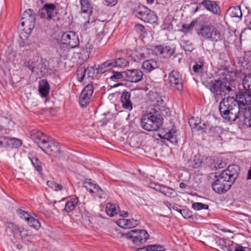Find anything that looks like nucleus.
Masks as SVG:
<instances>
[{
  "mask_svg": "<svg viewBox=\"0 0 251 251\" xmlns=\"http://www.w3.org/2000/svg\"><path fill=\"white\" fill-rule=\"evenodd\" d=\"M120 101L124 109L129 111L132 109V103L130 100V94L129 92L125 91L122 93Z\"/></svg>",
  "mask_w": 251,
  "mask_h": 251,
  "instance_id": "f3484780",
  "label": "nucleus"
},
{
  "mask_svg": "<svg viewBox=\"0 0 251 251\" xmlns=\"http://www.w3.org/2000/svg\"><path fill=\"white\" fill-rule=\"evenodd\" d=\"M123 236L136 245L145 243L150 236L148 232L144 229H132L124 233Z\"/></svg>",
  "mask_w": 251,
  "mask_h": 251,
  "instance_id": "423d86ee",
  "label": "nucleus"
},
{
  "mask_svg": "<svg viewBox=\"0 0 251 251\" xmlns=\"http://www.w3.org/2000/svg\"><path fill=\"white\" fill-rule=\"evenodd\" d=\"M245 249L242 246L238 245L235 248V251H246Z\"/></svg>",
  "mask_w": 251,
  "mask_h": 251,
  "instance_id": "774afa93",
  "label": "nucleus"
},
{
  "mask_svg": "<svg viewBox=\"0 0 251 251\" xmlns=\"http://www.w3.org/2000/svg\"><path fill=\"white\" fill-rule=\"evenodd\" d=\"M30 161L35 168V170L41 173L42 171V166L41 161L36 157H33L30 159Z\"/></svg>",
  "mask_w": 251,
  "mask_h": 251,
  "instance_id": "4c0bfd02",
  "label": "nucleus"
},
{
  "mask_svg": "<svg viewBox=\"0 0 251 251\" xmlns=\"http://www.w3.org/2000/svg\"><path fill=\"white\" fill-rule=\"evenodd\" d=\"M234 99L240 107L249 108L248 106L251 105V92H239L236 95V99Z\"/></svg>",
  "mask_w": 251,
  "mask_h": 251,
  "instance_id": "ddd939ff",
  "label": "nucleus"
},
{
  "mask_svg": "<svg viewBox=\"0 0 251 251\" xmlns=\"http://www.w3.org/2000/svg\"><path fill=\"white\" fill-rule=\"evenodd\" d=\"M42 150L50 155L58 156L60 154L59 143L48 138L47 141L42 144Z\"/></svg>",
  "mask_w": 251,
  "mask_h": 251,
  "instance_id": "9b49d317",
  "label": "nucleus"
},
{
  "mask_svg": "<svg viewBox=\"0 0 251 251\" xmlns=\"http://www.w3.org/2000/svg\"><path fill=\"white\" fill-rule=\"evenodd\" d=\"M38 89L42 97H46L49 95L50 85L46 80L43 79L39 81Z\"/></svg>",
  "mask_w": 251,
  "mask_h": 251,
  "instance_id": "4be33fe9",
  "label": "nucleus"
},
{
  "mask_svg": "<svg viewBox=\"0 0 251 251\" xmlns=\"http://www.w3.org/2000/svg\"><path fill=\"white\" fill-rule=\"evenodd\" d=\"M8 137L5 136H0V148H7Z\"/></svg>",
  "mask_w": 251,
  "mask_h": 251,
  "instance_id": "6e6d98bb",
  "label": "nucleus"
},
{
  "mask_svg": "<svg viewBox=\"0 0 251 251\" xmlns=\"http://www.w3.org/2000/svg\"><path fill=\"white\" fill-rule=\"evenodd\" d=\"M30 137L33 141L38 144L41 148L43 143H44L48 139V137L43 132L37 129H33L30 132Z\"/></svg>",
  "mask_w": 251,
  "mask_h": 251,
  "instance_id": "dca6fc26",
  "label": "nucleus"
},
{
  "mask_svg": "<svg viewBox=\"0 0 251 251\" xmlns=\"http://www.w3.org/2000/svg\"><path fill=\"white\" fill-rule=\"evenodd\" d=\"M135 15L146 23H154L157 20V17L154 12L144 6H139L135 11Z\"/></svg>",
  "mask_w": 251,
  "mask_h": 251,
  "instance_id": "1a4fd4ad",
  "label": "nucleus"
},
{
  "mask_svg": "<svg viewBox=\"0 0 251 251\" xmlns=\"http://www.w3.org/2000/svg\"><path fill=\"white\" fill-rule=\"evenodd\" d=\"M104 65H105L108 71L110 70L114 67H116L114 60H110L104 62Z\"/></svg>",
  "mask_w": 251,
  "mask_h": 251,
  "instance_id": "13d9d810",
  "label": "nucleus"
},
{
  "mask_svg": "<svg viewBox=\"0 0 251 251\" xmlns=\"http://www.w3.org/2000/svg\"><path fill=\"white\" fill-rule=\"evenodd\" d=\"M60 42L66 48H76L79 44L78 36L73 31L63 33L61 36Z\"/></svg>",
  "mask_w": 251,
  "mask_h": 251,
  "instance_id": "9d476101",
  "label": "nucleus"
},
{
  "mask_svg": "<svg viewBox=\"0 0 251 251\" xmlns=\"http://www.w3.org/2000/svg\"><path fill=\"white\" fill-rule=\"evenodd\" d=\"M39 15L42 18L53 22L58 21L60 15L56 11V5L53 3H46L39 10Z\"/></svg>",
  "mask_w": 251,
  "mask_h": 251,
  "instance_id": "6e6552de",
  "label": "nucleus"
},
{
  "mask_svg": "<svg viewBox=\"0 0 251 251\" xmlns=\"http://www.w3.org/2000/svg\"><path fill=\"white\" fill-rule=\"evenodd\" d=\"M192 207L195 210H200L201 209H208L209 206L201 202H194L192 203Z\"/></svg>",
  "mask_w": 251,
  "mask_h": 251,
  "instance_id": "a18cd8bd",
  "label": "nucleus"
},
{
  "mask_svg": "<svg viewBox=\"0 0 251 251\" xmlns=\"http://www.w3.org/2000/svg\"><path fill=\"white\" fill-rule=\"evenodd\" d=\"M95 70L96 69L92 67H88L85 69L86 73H87L88 77H92L94 75Z\"/></svg>",
  "mask_w": 251,
  "mask_h": 251,
  "instance_id": "052dcab7",
  "label": "nucleus"
},
{
  "mask_svg": "<svg viewBox=\"0 0 251 251\" xmlns=\"http://www.w3.org/2000/svg\"><path fill=\"white\" fill-rule=\"evenodd\" d=\"M14 123L11 119L5 117H0V129L6 132L9 131L13 127Z\"/></svg>",
  "mask_w": 251,
  "mask_h": 251,
  "instance_id": "412c9836",
  "label": "nucleus"
},
{
  "mask_svg": "<svg viewBox=\"0 0 251 251\" xmlns=\"http://www.w3.org/2000/svg\"><path fill=\"white\" fill-rule=\"evenodd\" d=\"M209 89L217 100L225 96L232 90L229 86L226 85L222 81L217 80L211 81Z\"/></svg>",
  "mask_w": 251,
  "mask_h": 251,
  "instance_id": "0eeeda50",
  "label": "nucleus"
},
{
  "mask_svg": "<svg viewBox=\"0 0 251 251\" xmlns=\"http://www.w3.org/2000/svg\"><path fill=\"white\" fill-rule=\"evenodd\" d=\"M90 97L84 94L83 92H81L79 97V103L82 107H86L90 102L91 99Z\"/></svg>",
  "mask_w": 251,
  "mask_h": 251,
  "instance_id": "c9c22d12",
  "label": "nucleus"
},
{
  "mask_svg": "<svg viewBox=\"0 0 251 251\" xmlns=\"http://www.w3.org/2000/svg\"><path fill=\"white\" fill-rule=\"evenodd\" d=\"M198 22L197 20H193L189 24H183L180 31L184 33H187L193 30V27Z\"/></svg>",
  "mask_w": 251,
  "mask_h": 251,
  "instance_id": "72a5a7b5",
  "label": "nucleus"
},
{
  "mask_svg": "<svg viewBox=\"0 0 251 251\" xmlns=\"http://www.w3.org/2000/svg\"><path fill=\"white\" fill-rule=\"evenodd\" d=\"M159 136L161 138L167 140L173 144H176L177 142L176 138V130L175 129H172L168 132L163 135H160Z\"/></svg>",
  "mask_w": 251,
  "mask_h": 251,
  "instance_id": "b1692460",
  "label": "nucleus"
},
{
  "mask_svg": "<svg viewBox=\"0 0 251 251\" xmlns=\"http://www.w3.org/2000/svg\"><path fill=\"white\" fill-rule=\"evenodd\" d=\"M38 63V61H36L35 59L33 58L25 61L24 66L31 70L32 73H34L37 71L36 67Z\"/></svg>",
  "mask_w": 251,
  "mask_h": 251,
  "instance_id": "c756f323",
  "label": "nucleus"
},
{
  "mask_svg": "<svg viewBox=\"0 0 251 251\" xmlns=\"http://www.w3.org/2000/svg\"><path fill=\"white\" fill-rule=\"evenodd\" d=\"M127 80L132 82H137L143 78V72L139 69L127 70L124 71Z\"/></svg>",
  "mask_w": 251,
  "mask_h": 251,
  "instance_id": "2eb2a0df",
  "label": "nucleus"
},
{
  "mask_svg": "<svg viewBox=\"0 0 251 251\" xmlns=\"http://www.w3.org/2000/svg\"><path fill=\"white\" fill-rule=\"evenodd\" d=\"M170 191V188L164 187V186H160L159 188V191L163 194V195H165L167 191Z\"/></svg>",
  "mask_w": 251,
  "mask_h": 251,
  "instance_id": "69168bd1",
  "label": "nucleus"
},
{
  "mask_svg": "<svg viewBox=\"0 0 251 251\" xmlns=\"http://www.w3.org/2000/svg\"><path fill=\"white\" fill-rule=\"evenodd\" d=\"M26 221L30 227L34 228L36 230H38L41 227V224L39 221L31 216L28 219H27Z\"/></svg>",
  "mask_w": 251,
  "mask_h": 251,
  "instance_id": "f704fd0d",
  "label": "nucleus"
},
{
  "mask_svg": "<svg viewBox=\"0 0 251 251\" xmlns=\"http://www.w3.org/2000/svg\"><path fill=\"white\" fill-rule=\"evenodd\" d=\"M181 46L185 51H192L194 49L192 43L189 41L182 40Z\"/></svg>",
  "mask_w": 251,
  "mask_h": 251,
  "instance_id": "37998d69",
  "label": "nucleus"
},
{
  "mask_svg": "<svg viewBox=\"0 0 251 251\" xmlns=\"http://www.w3.org/2000/svg\"><path fill=\"white\" fill-rule=\"evenodd\" d=\"M105 211L108 216L113 217L119 212V207L115 204L109 202L106 205Z\"/></svg>",
  "mask_w": 251,
  "mask_h": 251,
  "instance_id": "a878e982",
  "label": "nucleus"
},
{
  "mask_svg": "<svg viewBox=\"0 0 251 251\" xmlns=\"http://www.w3.org/2000/svg\"><path fill=\"white\" fill-rule=\"evenodd\" d=\"M229 10L231 12V16L232 17L241 18L242 16L241 8L237 6L230 8Z\"/></svg>",
  "mask_w": 251,
  "mask_h": 251,
  "instance_id": "58836bf2",
  "label": "nucleus"
},
{
  "mask_svg": "<svg viewBox=\"0 0 251 251\" xmlns=\"http://www.w3.org/2000/svg\"><path fill=\"white\" fill-rule=\"evenodd\" d=\"M170 206H171L172 208L174 210H176V211H178V212L180 213V210L181 209L178 208L179 206L178 205L174 203L173 205H172V204H170Z\"/></svg>",
  "mask_w": 251,
  "mask_h": 251,
  "instance_id": "338daca9",
  "label": "nucleus"
},
{
  "mask_svg": "<svg viewBox=\"0 0 251 251\" xmlns=\"http://www.w3.org/2000/svg\"><path fill=\"white\" fill-rule=\"evenodd\" d=\"M22 145V141L16 138H10L8 137L7 148H18Z\"/></svg>",
  "mask_w": 251,
  "mask_h": 251,
  "instance_id": "7c9ffc66",
  "label": "nucleus"
},
{
  "mask_svg": "<svg viewBox=\"0 0 251 251\" xmlns=\"http://www.w3.org/2000/svg\"><path fill=\"white\" fill-rule=\"evenodd\" d=\"M67 200L65 203V206L63 209V211H65L68 213L73 211L79 202L78 198L76 196H73L69 199H64L62 201Z\"/></svg>",
  "mask_w": 251,
  "mask_h": 251,
  "instance_id": "a211bd4d",
  "label": "nucleus"
},
{
  "mask_svg": "<svg viewBox=\"0 0 251 251\" xmlns=\"http://www.w3.org/2000/svg\"><path fill=\"white\" fill-rule=\"evenodd\" d=\"M35 25V13L31 9L25 10L23 14L18 28L25 33L29 34L34 28Z\"/></svg>",
  "mask_w": 251,
  "mask_h": 251,
  "instance_id": "39448f33",
  "label": "nucleus"
},
{
  "mask_svg": "<svg viewBox=\"0 0 251 251\" xmlns=\"http://www.w3.org/2000/svg\"><path fill=\"white\" fill-rule=\"evenodd\" d=\"M227 171L229 173H238L240 171V168L238 165L233 164L228 166Z\"/></svg>",
  "mask_w": 251,
  "mask_h": 251,
  "instance_id": "4d7b16f0",
  "label": "nucleus"
},
{
  "mask_svg": "<svg viewBox=\"0 0 251 251\" xmlns=\"http://www.w3.org/2000/svg\"><path fill=\"white\" fill-rule=\"evenodd\" d=\"M46 62L40 61L37 65V71L34 73L40 74L42 75L45 73L46 71L47 70V66L46 65Z\"/></svg>",
  "mask_w": 251,
  "mask_h": 251,
  "instance_id": "ea45409f",
  "label": "nucleus"
},
{
  "mask_svg": "<svg viewBox=\"0 0 251 251\" xmlns=\"http://www.w3.org/2000/svg\"><path fill=\"white\" fill-rule=\"evenodd\" d=\"M94 189L95 190V195H94L95 197H98L99 199H101L104 197V192L98 184H94Z\"/></svg>",
  "mask_w": 251,
  "mask_h": 251,
  "instance_id": "49530a36",
  "label": "nucleus"
},
{
  "mask_svg": "<svg viewBox=\"0 0 251 251\" xmlns=\"http://www.w3.org/2000/svg\"><path fill=\"white\" fill-rule=\"evenodd\" d=\"M148 113L141 118L142 128L149 131L157 130L162 125V116L170 115V109L160 95L157 92L150 91L148 96Z\"/></svg>",
  "mask_w": 251,
  "mask_h": 251,
  "instance_id": "f257e3e1",
  "label": "nucleus"
},
{
  "mask_svg": "<svg viewBox=\"0 0 251 251\" xmlns=\"http://www.w3.org/2000/svg\"><path fill=\"white\" fill-rule=\"evenodd\" d=\"M117 225L124 228H131L139 224V221L137 220L121 219L117 221Z\"/></svg>",
  "mask_w": 251,
  "mask_h": 251,
  "instance_id": "6ab92c4d",
  "label": "nucleus"
},
{
  "mask_svg": "<svg viewBox=\"0 0 251 251\" xmlns=\"http://www.w3.org/2000/svg\"><path fill=\"white\" fill-rule=\"evenodd\" d=\"M201 4L207 10L215 14H219L220 13V7L219 5L214 1L210 0H203Z\"/></svg>",
  "mask_w": 251,
  "mask_h": 251,
  "instance_id": "aec40b11",
  "label": "nucleus"
},
{
  "mask_svg": "<svg viewBox=\"0 0 251 251\" xmlns=\"http://www.w3.org/2000/svg\"><path fill=\"white\" fill-rule=\"evenodd\" d=\"M19 233L22 238H25L28 235V231L25 229L24 228H22V229L20 228V231Z\"/></svg>",
  "mask_w": 251,
  "mask_h": 251,
  "instance_id": "680f3d73",
  "label": "nucleus"
},
{
  "mask_svg": "<svg viewBox=\"0 0 251 251\" xmlns=\"http://www.w3.org/2000/svg\"><path fill=\"white\" fill-rule=\"evenodd\" d=\"M47 184L49 187L55 191H61L63 188L61 184L57 183L54 180H48Z\"/></svg>",
  "mask_w": 251,
  "mask_h": 251,
  "instance_id": "e433bc0d",
  "label": "nucleus"
},
{
  "mask_svg": "<svg viewBox=\"0 0 251 251\" xmlns=\"http://www.w3.org/2000/svg\"><path fill=\"white\" fill-rule=\"evenodd\" d=\"M80 3L81 4V10L83 13H92V5L88 0H80Z\"/></svg>",
  "mask_w": 251,
  "mask_h": 251,
  "instance_id": "c85d7f7f",
  "label": "nucleus"
},
{
  "mask_svg": "<svg viewBox=\"0 0 251 251\" xmlns=\"http://www.w3.org/2000/svg\"><path fill=\"white\" fill-rule=\"evenodd\" d=\"M82 92L86 95L91 97L94 92L93 86L91 84H88L84 87Z\"/></svg>",
  "mask_w": 251,
  "mask_h": 251,
  "instance_id": "8fccbe9b",
  "label": "nucleus"
},
{
  "mask_svg": "<svg viewBox=\"0 0 251 251\" xmlns=\"http://www.w3.org/2000/svg\"><path fill=\"white\" fill-rule=\"evenodd\" d=\"M84 186H86V185H88L89 187H92L93 188H94V184H96L95 183H93L92 181H91V179H85L84 182Z\"/></svg>",
  "mask_w": 251,
  "mask_h": 251,
  "instance_id": "0e129e2a",
  "label": "nucleus"
},
{
  "mask_svg": "<svg viewBox=\"0 0 251 251\" xmlns=\"http://www.w3.org/2000/svg\"><path fill=\"white\" fill-rule=\"evenodd\" d=\"M131 59L134 62H138L145 57V54L142 50H134L130 54Z\"/></svg>",
  "mask_w": 251,
  "mask_h": 251,
  "instance_id": "cd10ccee",
  "label": "nucleus"
},
{
  "mask_svg": "<svg viewBox=\"0 0 251 251\" xmlns=\"http://www.w3.org/2000/svg\"><path fill=\"white\" fill-rule=\"evenodd\" d=\"M96 70L97 71V73L98 74H103L105 73L106 72L108 71L105 66L104 65V63L101 64V65H99L97 66L95 65L94 66Z\"/></svg>",
  "mask_w": 251,
  "mask_h": 251,
  "instance_id": "603ef678",
  "label": "nucleus"
},
{
  "mask_svg": "<svg viewBox=\"0 0 251 251\" xmlns=\"http://www.w3.org/2000/svg\"><path fill=\"white\" fill-rule=\"evenodd\" d=\"M109 38V36L106 35L104 31L102 30L97 35V40L98 42L105 44Z\"/></svg>",
  "mask_w": 251,
  "mask_h": 251,
  "instance_id": "a19ab883",
  "label": "nucleus"
},
{
  "mask_svg": "<svg viewBox=\"0 0 251 251\" xmlns=\"http://www.w3.org/2000/svg\"><path fill=\"white\" fill-rule=\"evenodd\" d=\"M197 33L199 35L205 40L211 42L213 44L225 40L224 34L213 25H202L197 30Z\"/></svg>",
  "mask_w": 251,
  "mask_h": 251,
  "instance_id": "20e7f679",
  "label": "nucleus"
},
{
  "mask_svg": "<svg viewBox=\"0 0 251 251\" xmlns=\"http://www.w3.org/2000/svg\"><path fill=\"white\" fill-rule=\"evenodd\" d=\"M176 47L174 45L163 44L157 46L155 50L164 58H169L175 53Z\"/></svg>",
  "mask_w": 251,
  "mask_h": 251,
  "instance_id": "4468645a",
  "label": "nucleus"
},
{
  "mask_svg": "<svg viewBox=\"0 0 251 251\" xmlns=\"http://www.w3.org/2000/svg\"><path fill=\"white\" fill-rule=\"evenodd\" d=\"M238 176V174H219L215 176L212 183L213 190L218 194H224L231 187Z\"/></svg>",
  "mask_w": 251,
  "mask_h": 251,
  "instance_id": "7ed1b4c3",
  "label": "nucleus"
},
{
  "mask_svg": "<svg viewBox=\"0 0 251 251\" xmlns=\"http://www.w3.org/2000/svg\"><path fill=\"white\" fill-rule=\"evenodd\" d=\"M6 230L9 231L12 233L13 235L19 233L20 227L17 225L12 222H7L5 224Z\"/></svg>",
  "mask_w": 251,
  "mask_h": 251,
  "instance_id": "473e14b6",
  "label": "nucleus"
},
{
  "mask_svg": "<svg viewBox=\"0 0 251 251\" xmlns=\"http://www.w3.org/2000/svg\"><path fill=\"white\" fill-rule=\"evenodd\" d=\"M125 74L124 72H113V75L110 76V79L112 80H115L118 79H122L124 78Z\"/></svg>",
  "mask_w": 251,
  "mask_h": 251,
  "instance_id": "09e8293b",
  "label": "nucleus"
},
{
  "mask_svg": "<svg viewBox=\"0 0 251 251\" xmlns=\"http://www.w3.org/2000/svg\"><path fill=\"white\" fill-rule=\"evenodd\" d=\"M165 248L162 245H149L136 250V251H164Z\"/></svg>",
  "mask_w": 251,
  "mask_h": 251,
  "instance_id": "bb28decb",
  "label": "nucleus"
},
{
  "mask_svg": "<svg viewBox=\"0 0 251 251\" xmlns=\"http://www.w3.org/2000/svg\"><path fill=\"white\" fill-rule=\"evenodd\" d=\"M202 164V159L200 154H196L193 160L187 162V166L190 168H200Z\"/></svg>",
  "mask_w": 251,
  "mask_h": 251,
  "instance_id": "393cba45",
  "label": "nucleus"
},
{
  "mask_svg": "<svg viewBox=\"0 0 251 251\" xmlns=\"http://www.w3.org/2000/svg\"><path fill=\"white\" fill-rule=\"evenodd\" d=\"M242 85L245 91L251 92V73L246 75L244 77Z\"/></svg>",
  "mask_w": 251,
  "mask_h": 251,
  "instance_id": "2f4dec72",
  "label": "nucleus"
},
{
  "mask_svg": "<svg viewBox=\"0 0 251 251\" xmlns=\"http://www.w3.org/2000/svg\"><path fill=\"white\" fill-rule=\"evenodd\" d=\"M158 67L156 61L153 59L147 60L143 62L142 68L146 73H150Z\"/></svg>",
  "mask_w": 251,
  "mask_h": 251,
  "instance_id": "5701e85b",
  "label": "nucleus"
},
{
  "mask_svg": "<svg viewBox=\"0 0 251 251\" xmlns=\"http://www.w3.org/2000/svg\"><path fill=\"white\" fill-rule=\"evenodd\" d=\"M85 74V68L83 67L79 68L77 71V78L78 80L80 82H81L83 80Z\"/></svg>",
  "mask_w": 251,
  "mask_h": 251,
  "instance_id": "de8ad7c7",
  "label": "nucleus"
},
{
  "mask_svg": "<svg viewBox=\"0 0 251 251\" xmlns=\"http://www.w3.org/2000/svg\"><path fill=\"white\" fill-rule=\"evenodd\" d=\"M17 213L21 218H24L26 221L30 216V215L27 212L21 209H17Z\"/></svg>",
  "mask_w": 251,
  "mask_h": 251,
  "instance_id": "5fc2aeb1",
  "label": "nucleus"
},
{
  "mask_svg": "<svg viewBox=\"0 0 251 251\" xmlns=\"http://www.w3.org/2000/svg\"><path fill=\"white\" fill-rule=\"evenodd\" d=\"M100 23V22L99 20H94L90 21V20H89L87 22H85L84 26H85V29L87 28L96 27V25Z\"/></svg>",
  "mask_w": 251,
  "mask_h": 251,
  "instance_id": "3c124183",
  "label": "nucleus"
},
{
  "mask_svg": "<svg viewBox=\"0 0 251 251\" xmlns=\"http://www.w3.org/2000/svg\"><path fill=\"white\" fill-rule=\"evenodd\" d=\"M219 111L227 122H234L238 119L246 127H251V111L249 108L240 107L234 97L223 99L220 103Z\"/></svg>",
  "mask_w": 251,
  "mask_h": 251,
  "instance_id": "f03ea898",
  "label": "nucleus"
},
{
  "mask_svg": "<svg viewBox=\"0 0 251 251\" xmlns=\"http://www.w3.org/2000/svg\"><path fill=\"white\" fill-rule=\"evenodd\" d=\"M117 3V0H103V4L106 6H113Z\"/></svg>",
  "mask_w": 251,
  "mask_h": 251,
  "instance_id": "bf43d9fd",
  "label": "nucleus"
},
{
  "mask_svg": "<svg viewBox=\"0 0 251 251\" xmlns=\"http://www.w3.org/2000/svg\"><path fill=\"white\" fill-rule=\"evenodd\" d=\"M135 29L141 36L145 35L147 33L145 27L142 25L136 24L135 26Z\"/></svg>",
  "mask_w": 251,
  "mask_h": 251,
  "instance_id": "864d4df0",
  "label": "nucleus"
},
{
  "mask_svg": "<svg viewBox=\"0 0 251 251\" xmlns=\"http://www.w3.org/2000/svg\"><path fill=\"white\" fill-rule=\"evenodd\" d=\"M114 60L116 67H126L128 66L129 64V62L123 58H118Z\"/></svg>",
  "mask_w": 251,
  "mask_h": 251,
  "instance_id": "79ce46f5",
  "label": "nucleus"
},
{
  "mask_svg": "<svg viewBox=\"0 0 251 251\" xmlns=\"http://www.w3.org/2000/svg\"><path fill=\"white\" fill-rule=\"evenodd\" d=\"M180 213L185 219H188L191 217L190 213L185 209L180 210Z\"/></svg>",
  "mask_w": 251,
  "mask_h": 251,
  "instance_id": "e2e57ef3",
  "label": "nucleus"
},
{
  "mask_svg": "<svg viewBox=\"0 0 251 251\" xmlns=\"http://www.w3.org/2000/svg\"><path fill=\"white\" fill-rule=\"evenodd\" d=\"M203 62L202 61H199L193 66V71L197 74H201L203 71Z\"/></svg>",
  "mask_w": 251,
  "mask_h": 251,
  "instance_id": "c03bdc74",
  "label": "nucleus"
},
{
  "mask_svg": "<svg viewBox=\"0 0 251 251\" xmlns=\"http://www.w3.org/2000/svg\"><path fill=\"white\" fill-rule=\"evenodd\" d=\"M169 83L174 89L181 91L183 89L182 75L176 70H173L169 74Z\"/></svg>",
  "mask_w": 251,
  "mask_h": 251,
  "instance_id": "f8f14e48",
  "label": "nucleus"
}]
</instances>
